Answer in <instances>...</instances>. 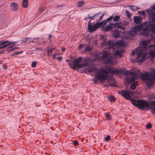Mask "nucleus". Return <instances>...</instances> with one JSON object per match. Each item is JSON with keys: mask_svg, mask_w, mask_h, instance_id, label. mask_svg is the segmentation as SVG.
Listing matches in <instances>:
<instances>
[{"mask_svg": "<svg viewBox=\"0 0 155 155\" xmlns=\"http://www.w3.org/2000/svg\"><path fill=\"white\" fill-rule=\"evenodd\" d=\"M155 24L146 22L142 23L139 25L134 26L128 32L130 36H134L137 32L142 30L140 34L146 36L149 38L148 40L143 41L141 45L143 48L138 47L136 50H134L131 53V55L134 56L137 54V60L140 62L145 59L146 50L149 48L151 49L149 51V54L152 57H155Z\"/></svg>", "mask_w": 155, "mask_h": 155, "instance_id": "nucleus-1", "label": "nucleus"}, {"mask_svg": "<svg viewBox=\"0 0 155 155\" xmlns=\"http://www.w3.org/2000/svg\"><path fill=\"white\" fill-rule=\"evenodd\" d=\"M118 93L126 99L130 100L133 105L139 109L145 110L150 108L151 109L152 107L150 106V104L147 101L131 98L130 95H132L133 94L132 91L122 90L118 91Z\"/></svg>", "mask_w": 155, "mask_h": 155, "instance_id": "nucleus-2", "label": "nucleus"}, {"mask_svg": "<svg viewBox=\"0 0 155 155\" xmlns=\"http://www.w3.org/2000/svg\"><path fill=\"white\" fill-rule=\"evenodd\" d=\"M105 68H101L100 71L96 72L95 76L97 79L99 81H104L107 79L108 77V74H117L122 73L121 70L114 69L107 65H105Z\"/></svg>", "mask_w": 155, "mask_h": 155, "instance_id": "nucleus-3", "label": "nucleus"}, {"mask_svg": "<svg viewBox=\"0 0 155 155\" xmlns=\"http://www.w3.org/2000/svg\"><path fill=\"white\" fill-rule=\"evenodd\" d=\"M124 74L127 75L125 78L126 81L128 84L133 83L130 86V89L131 90H134L137 85V82L135 81L137 79V74L134 72H129L128 71H126Z\"/></svg>", "mask_w": 155, "mask_h": 155, "instance_id": "nucleus-4", "label": "nucleus"}, {"mask_svg": "<svg viewBox=\"0 0 155 155\" xmlns=\"http://www.w3.org/2000/svg\"><path fill=\"white\" fill-rule=\"evenodd\" d=\"M140 78L142 81L147 82V85L151 86L155 80V70L151 71L150 74L147 72L141 74Z\"/></svg>", "mask_w": 155, "mask_h": 155, "instance_id": "nucleus-5", "label": "nucleus"}, {"mask_svg": "<svg viewBox=\"0 0 155 155\" xmlns=\"http://www.w3.org/2000/svg\"><path fill=\"white\" fill-rule=\"evenodd\" d=\"M101 57L104 62L106 64H111L114 65L116 64V61L111 55L108 52V51L104 50L102 53Z\"/></svg>", "mask_w": 155, "mask_h": 155, "instance_id": "nucleus-6", "label": "nucleus"}, {"mask_svg": "<svg viewBox=\"0 0 155 155\" xmlns=\"http://www.w3.org/2000/svg\"><path fill=\"white\" fill-rule=\"evenodd\" d=\"M82 61V59L81 57L74 60L73 61L72 69L78 70L87 66L88 64L87 63H81Z\"/></svg>", "mask_w": 155, "mask_h": 155, "instance_id": "nucleus-7", "label": "nucleus"}, {"mask_svg": "<svg viewBox=\"0 0 155 155\" xmlns=\"http://www.w3.org/2000/svg\"><path fill=\"white\" fill-rule=\"evenodd\" d=\"M17 42L18 41L10 42V41H7L1 40L0 41V49L5 48L8 46H9V48H12Z\"/></svg>", "mask_w": 155, "mask_h": 155, "instance_id": "nucleus-8", "label": "nucleus"}, {"mask_svg": "<svg viewBox=\"0 0 155 155\" xmlns=\"http://www.w3.org/2000/svg\"><path fill=\"white\" fill-rule=\"evenodd\" d=\"M129 24V22L126 21H120L118 22H116L114 24L116 27L118 29L124 30L125 29V26H128Z\"/></svg>", "mask_w": 155, "mask_h": 155, "instance_id": "nucleus-9", "label": "nucleus"}, {"mask_svg": "<svg viewBox=\"0 0 155 155\" xmlns=\"http://www.w3.org/2000/svg\"><path fill=\"white\" fill-rule=\"evenodd\" d=\"M101 26V23L98 22L93 26L91 24L88 25L87 27L90 31L91 32H92L96 30Z\"/></svg>", "mask_w": 155, "mask_h": 155, "instance_id": "nucleus-10", "label": "nucleus"}, {"mask_svg": "<svg viewBox=\"0 0 155 155\" xmlns=\"http://www.w3.org/2000/svg\"><path fill=\"white\" fill-rule=\"evenodd\" d=\"M115 23H111L110 25L107 26L104 28V30L106 31H111L113 29L112 26L116 27V25H114Z\"/></svg>", "mask_w": 155, "mask_h": 155, "instance_id": "nucleus-11", "label": "nucleus"}, {"mask_svg": "<svg viewBox=\"0 0 155 155\" xmlns=\"http://www.w3.org/2000/svg\"><path fill=\"white\" fill-rule=\"evenodd\" d=\"M142 18L140 17L135 16L134 17V22L137 24H139L141 22Z\"/></svg>", "mask_w": 155, "mask_h": 155, "instance_id": "nucleus-12", "label": "nucleus"}, {"mask_svg": "<svg viewBox=\"0 0 155 155\" xmlns=\"http://www.w3.org/2000/svg\"><path fill=\"white\" fill-rule=\"evenodd\" d=\"M123 52V50L122 49H118L113 54L114 57H117V56H121L122 53Z\"/></svg>", "mask_w": 155, "mask_h": 155, "instance_id": "nucleus-13", "label": "nucleus"}, {"mask_svg": "<svg viewBox=\"0 0 155 155\" xmlns=\"http://www.w3.org/2000/svg\"><path fill=\"white\" fill-rule=\"evenodd\" d=\"M104 45H108L109 48H112L113 49L114 44V43L111 41H109L107 43L106 42H104Z\"/></svg>", "mask_w": 155, "mask_h": 155, "instance_id": "nucleus-14", "label": "nucleus"}, {"mask_svg": "<svg viewBox=\"0 0 155 155\" xmlns=\"http://www.w3.org/2000/svg\"><path fill=\"white\" fill-rule=\"evenodd\" d=\"M104 14L100 15V13H98L95 15V19H96V21L97 22L99 21L103 18Z\"/></svg>", "mask_w": 155, "mask_h": 155, "instance_id": "nucleus-15", "label": "nucleus"}, {"mask_svg": "<svg viewBox=\"0 0 155 155\" xmlns=\"http://www.w3.org/2000/svg\"><path fill=\"white\" fill-rule=\"evenodd\" d=\"M11 8L13 11H16L18 8V6L17 3L13 2L11 4Z\"/></svg>", "mask_w": 155, "mask_h": 155, "instance_id": "nucleus-16", "label": "nucleus"}, {"mask_svg": "<svg viewBox=\"0 0 155 155\" xmlns=\"http://www.w3.org/2000/svg\"><path fill=\"white\" fill-rule=\"evenodd\" d=\"M120 31L116 30L113 33L114 37L115 38H117L120 36Z\"/></svg>", "mask_w": 155, "mask_h": 155, "instance_id": "nucleus-17", "label": "nucleus"}, {"mask_svg": "<svg viewBox=\"0 0 155 155\" xmlns=\"http://www.w3.org/2000/svg\"><path fill=\"white\" fill-rule=\"evenodd\" d=\"M93 49L92 46H90L88 45H86L85 47L84 51L86 52L87 51H90L92 50Z\"/></svg>", "mask_w": 155, "mask_h": 155, "instance_id": "nucleus-18", "label": "nucleus"}, {"mask_svg": "<svg viewBox=\"0 0 155 155\" xmlns=\"http://www.w3.org/2000/svg\"><path fill=\"white\" fill-rule=\"evenodd\" d=\"M150 104L151 105L155 107V101H151L150 102ZM151 109H152V110L151 111V112L153 114H155V107H152L151 108Z\"/></svg>", "mask_w": 155, "mask_h": 155, "instance_id": "nucleus-19", "label": "nucleus"}, {"mask_svg": "<svg viewBox=\"0 0 155 155\" xmlns=\"http://www.w3.org/2000/svg\"><path fill=\"white\" fill-rule=\"evenodd\" d=\"M55 49V48H49L47 50V55L48 56H51V54H51L53 52V50Z\"/></svg>", "mask_w": 155, "mask_h": 155, "instance_id": "nucleus-20", "label": "nucleus"}, {"mask_svg": "<svg viewBox=\"0 0 155 155\" xmlns=\"http://www.w3.org/2000/svg\"><path fill=\"white\" fill-rule=\"evenodd\" d=\"M108 98L109 100L111 102H114L116 101V99L114 96L111 95L108 97Z\"/></svg>", "mask_w": 155, "mask_h": 155, "instance_id": "nucleus-21", "label": "nucleus"}, {"mask_svg": "<svg viewBox=\"0 0 155 155\" xmlns=\"http://www.w3.org/2000/svg\"><path fill=\"white\" fill-rule=\"evenodd\" d=\"M22 6L26 8L28 6V0H23L22 2Z\"/></svg>", "mask_w": 155, "mask_h": 155, "instance_id": "nucleus-22", "label": "nucleus"}, {"mask_svg": "<svg viewBox=\"0 0 155 155\" xmlns=\"http://www.w3.org/2000/svg\"><path fill=\"white\" fill-rule=\"evenodd\" d=\"M120 15H116L113 18V21H117L120 19Z\"/></svg>", "mask_w": 155, "mask_h": 155, "instance_id": "nucleus-23", "label": "nucleus"}, {"mask_svg": "<svg viewBox=\"0 0 155 155\" xmlns=\"http://www.w3.org/2000/svg\"><path fill=\"white\" fill-rule=\"evenodd\" d=\"M89 18L90 19V20L88 22V25H89V24H91V20L92 19H93L94 20L95 19V15H94L92 16L91 17L89 16L88 17H87L86 19L87 18Z\"/></svg>", "mask_w": 155, "mask_h": 155, "instance_id": "nucleus-24", "label": "nucleus"}, {"mask_svg": "<svg viewBox=\"0 0 155 155\" xmlns=\"http://www.w3.org/2000/svg\"><path fill=\"white\" fill-rule=\"evenodd\" d=\"M85 3L83 1H81L77 2V6L78 7H81L82 6V5L84 4Z\"/></svg>", "mask_w": 155, "mask_h": 155, "instance_id": "nucleus-25", "label": "nucleus"}, {"mask_svg": "<svg viewBox=\"0 0 155 155\" xmlns=\"http://www.w3.org/2000/svg\"><path fill=\"white\" fill-rule=\"evenodd\" d=\"M94 68H87L85 70V71H87L88 72L90 73L93 71Z\"/></svg>", "mask_w": 155, "mask_h": 155, "instance_id": "nucleus-26", "label": "nucleus"}, {"mask_svg": "<svg viewBox=\"0 0 155 155\" xmlns=\"http://www.w3.org/2000/svg\"><path fill=\"white\" fill-rule=\"evenodd\" d=\"M107 21L106 20L102 21L101 22H100V23H101V26L102 25L103 26H104L107 24Z\"/></svg>", "mask_w": 155, "mask_h": 155, "instance_id": "nucleus-27", "label": "nucleus"}, {"mask_svg": "<svg viewBox=\"0 0 155 155\" xmlns=\"http://www.w3.org/2000/svg\"><path fill=\"white\" fill-rule=\"evenodd\" d=\"M113 18V17L112 16H112H110V17L109 18H107L106 20L107 21V22H110L112 20Z\"/></svg>", "mask_w": 155, "mask_h": 155, "instance_id": "nucleus-28", "label": "nucleus"}, {"mask_svg": "<svg viewBox=\"0 0 155 155\" xmlns=\"http://www.w3.org/2000/svg\"><path fill=\"white\" fill-rule=\"evenodd\" d=\"M110 139V136L109 135H107L106 137L104 138V140L106 141H109Z\"/></svg>", "mask_w": 155, "mask_h": 155, "instance_id": "nucleus-29", "label": "nucleus"}, {"mask_svg": "<svg viewBox=\"0 0 155 155\" xmlns=\"http://www.w3.org/2000/svg\"><path fill=\"white\" fill-rule=\"evenodd\" d=\"M130 8L131 10L133 11H136L137 8L139 9L138 8H137L136 7L134 8V7L133 6H130Z\"/></svg>", "mask_w": 155, "mask_h": 155, "instance_id": "nucleus-30", "label": "nucleus"}, {"mask_svg": "<svg viewBox=\"0 0 155 155\" xmlns=\"http://www.w3.org/2000/svg\"><path fill=\"white\" fill-rule=\"evenodd\" d=\"M37 63L36 62H33L31 64V66L33 68H35L36 67V65Z\"/></svg>", "mask_w": 155, "mask_h": 155, "instance_id": "nucleus-31", "label": "nucleus"}, {"mask_svg": "<svg viewBox=\"0 0 155 155\" xmlns=\"http://www.w3.org/2000/svg\"><path fill=\"white\" fill-rule=\"evenodd\" d=\"M126 12L127 16L129 18L130 17L131 15L130 13L129 12V11L127 10L126 11Z\"/></svg>", "mask_w": 155, "mask_h": 155, "instance_id": "nucleus-32", "label": "nucleus"}, {"mask_svg": "<svg viewBox=\"0 0 155 155\" xmlns=\"http://www.w3.org/2000/svg\"><path fill=\"white\" fill-rule=\"evenodd\" d=\"M39 39V38H34L33 39V41H30V42H32L33 43H35V42H38V40Z\"/></svg>", "mask_w": 155, "mask_h": 155, "instance_id": "nucleus-33", "label": "nucleus"}, {"mask_svg": "<svg viewBox=\"0 0 155 155\" xmlns=\"http://www.w3.org/2000/svg\"><path fill=\"white\" fill-rule=\"evenodd\" d=\"M106 117L107 118L108 120H110L111 116L109 114L107 113L106 114Z\"/></svg>", "mask_w": 155, "mask_h": 155, "instance_id": "nucleus-34", "label": "nucleus"}, {"mask_svg": "<svg viewBox=\"0 0 155 155\" xmlns=\"http://www.w3.org/2000/svg\"><path fill=\"white\" fill-rule=\"evenodd\" d=\"M72 142L73 143V144L75 146H77L78 145V143L76 140L73 141Z\"/></svg>", "mask_w": 155, "mask_h": 155, "instance_id": "nucleus-35", "label": "nucleus"}, {"mask_svg": "<svg viewBox=\"0 0 155 155\" xmlns=\"http://www.w3.org/2000/svg\"><path fill=\"white\" fill-rule=\"evenodd\" d=\"M138 14H140V15H145V12H144V11H138Z\"/></svg>", "mask_w": 155, "mask_h": 155, "instance_id": "nucleus-36", "label": "nucleus"}, {"mask_svg": "<svg viewBox=\"0 0 155 155\" xmlns=\"http://www.w3.org/2000/svg\"><path fill=\"white\" fill-rule=\"evenodd\" d=\"M151 127V124L150 123L147 124L146 126V127L147 129H150Z\"/></svg>", "mask_w": 155, "mask_h": 155, "instance_id": "nucleus-37", "label": "nucleus"}, {"mask_svg": "<svg viewBox=\"0 0 155 155\" xmlns=\"http://www.w3.org/2000/svg\"><path fill=\"white\" fill-rule=\"evenodd\" d=\"M23 53V51H20L18 52H16L14 53L15 54L17 55L18 54H21Z\"/></svg>", "mask_w": 155, "mask_h": 155, "instance_id": "nucleus-38", "label": "nucleus"}, {"mask_svg": "<svg viewBox=\"0 0 155 155\" xmlns=\"http://www.w3.org/2000/svg\"><path fill=\"white\" fill-rule=\"evenodd\" d=\"M111 86H116V82L115 81H113L112 83H111Z\"/></svg>", "mask_w": 155, "mask_h": 155, "instance_id": "nucleus-39", "label": "nucleus"}, {"mask_svg": "<svg viewBox=\"0 0 155 155\" xmlns=\"http://www.w3.org/2000/svg\"><path fill=\"white\" fill-rule=\"evenodd\" d=\"M39 50L40 51H41L42 50V49L41 48H35V49L34 50V51H37Z\"/></svg>", "mask_w": 155, "mask_h": 155, "instance_id": "nucleus-40", "label": "nucleus"}, {"mask_svg": "<svg viewBox=\"0 0 155 155\" xmlns=\"http://www.w3.org/2000/svg\"><path fill=\"white\" fill-rule=\"evenodd\" d=\"M83 47V45L80 44L79 45L78 48L79 49H81Z\"/></svg>", "mask_w": 155, "mask_h": 155, "instance_id": "nucleus-41", "label": "nucleus"}, {"mask_svg": "<svg viewBox=\"0 0 155 155\" xmlns=\"http://www.w3.org/2000/svg\"><path fill=\"white\" fill-rule=\"evenodd\" d=\"M44 9L43 8H41L40 9L39 11L41 12H43L44 11Z\"/></svg>", "mask_w": 155, "mask_h": 155, "instance_id": "nucleus-42", "label": "nucleus"}, {"mask_svg": "<svg viewBox=\"0 0 155 155\" xmlns=\"http://www.w3.org/2000/svg\"><path fill=\"white\" fill-rule=\"evenodd\" d=\"M57 58L58 60L59 61H60L62 59V57H58Z\"/></svg>", "mask_w": 155, "mask_h": 155, "instance_id": "nucleus-43", "label": "nucleus"}, {"mask_svg": "<svg viewBox=\"0 0 155 155\" xmlns=\"http://www.w3.org/2000/svg\"><path fill=\"white\" fill-rule=\"evenodd\" d=\"M69 65L71 67V68L72 69V66L73 65V63L72 64L70 62H68Z\"/></svg>", "mask_w": 155, "mask_h": 155, "instance_id": "nucleus-44", "label": "nucleus"}, {"mask_svg": "<svg viewBox=\"0 0 155 155\" xmlns=\"http://www.w3.org/2000/svg\"><path fill=\"white\" fill-rule=\"evenodd\" d=\"M19 48V47L14 48H13L11 50H13L14 49H17L18 48Z\"/></svg>", "mask_w": 155, "mask_h": 155, "instance_id": "nucleus-45", "label": "nucleus"}, {"mask_svg": "<svg viewBox=\"0 0 155 155\" xmlns=\"http://www.w3.org/2000/svg\"><path fill=\"white\" fill-rule=\"evenodd\" d=\"M51 37H52V36H51V35H49L48 39H50Z\"/></svg>", "mask_w": 155, "mask_h": 155, "instance_id": "nucleus-46", "label": "nucleus"}, {"mask_svg": "<svg viewBox=\"0 0 155 155\" xmlns=\"http://www.w3.org/2000/svg\"><path fill=\"white\" fill-rule=\"evenodd\" d=\"M93 81H94V83L95 84H97V82H96V80H95V79H94V80H93Z\"/></svg>", "mask_w": 155, "mask_h": 155, "instance_id": "nucleus-47", "label": "nucleus"}, {"mask_svg": "<svg viewBox=\"0 0 155 155\" xmlns=\"http://www.w3.org/2000/svg\"><path fill=\"white\" fill-rule=\"evenodd\" d=\"M53 59H54V58H55V55L54 54V55H53Z\"/></svg>", "mask_w": 155, "mask_h": 155, "instance_id": "nucleus-48", "label": "nucleus"}, {"mask_svg": "<svg viewBox=\"0 0 155 155\" xmlns=\"http://www.w3.org/2000/svg\"><path fill=\"white\" fill-rule=\"evenodd\" d=\"M65 50V48H62V51L64 52Z\"/></svg>", "mask_w": 155, "mask_h": 155, "instance_id": "nucleus-49", "label": "nucleus"}, {"mask_svg": "<svg viewBox=\"0 0 155 155\" xmlns=\"http://www.w3.org/2000/svg\"><path fill=\"white\" fill-rule=\"evenodd\" d=\"M54 55H55H55H58V54L57 53L56 54H54Z\"/></svg>", "mask_w": 155, "mask_h": 155, "instance_id": "nucleus-50", "label": "nucleus"}, {"mask_svg": "<svg viewBox=\"0 0 155 155\" xmlns=\"http://www.w3.org/2000/svg\"><path fill=\"white\" fill-rule=\"evenodd\" d=\"M85 60H86V59L84 58V62H85V61H86Z\"/></svg>", "mask_w": 155, "mask_h": 155, "instance_id": "nucleus-51", "label": "nucleus"}, {"mask_svg": "<svg viewBox=\"0 0 155 155\" xmlns=\"http://www.w3.org/2000/svg\"><path fill=\"white\" fill-rule=\"evenodd\" d=\"M68 61V60H66V61Z\"/></svg>", "mask_w": 155, "mask_h": 155, "instance_id": "nucleus-52", "label": "nucleus"}, {"mask_svg": "<svg viewBox=\"0 0 155 155\" xmlns=\"http://www.w3.org/2000/svg\"><path fill=\"white\" fill-rule=\"evenodd\" d=\"M84 19L86 20V18H85Z\"/></svg>", "mask_w": 155, "mask_h": 155, "instance_id": "nucleus-53", "label": "nucleus"}]
</instances>
